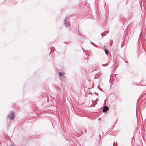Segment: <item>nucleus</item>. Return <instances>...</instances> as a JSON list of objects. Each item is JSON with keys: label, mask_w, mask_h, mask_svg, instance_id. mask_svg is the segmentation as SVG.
<instances>
[{"label": "nucleus", "mask_w": 146, "mask_h": 146, "mask_svg": "<svg viewBox=\"0 0 146 146\" xmlns=\"http://www.w3.org/2000/svg\"><path fill=\"white\" fill-rule=\"evenodd\" d=\"M15 115V112L13 111H10L7 116V118L9 120L14 119Z\"/></svg>", "instance_id": "obj_1"}, {"label": "nucleus", "mask_w": 146, "mask_h": 146, "mask_svg": "<svg viewBox=\"0 0 146 146\" xmlns=\"http://www.w3.org/2000/svg\"><path fill=\"white\" fill-rule=\"evenodd\" d=\"M109 108L108 106H105L103 107V111L104 112H106L108 110Z\"/></svg>", "instance_id": "obj_2"}, {"label": "nucleus", "mask_w": 146, "mask_h": 146, "mask_svg": "<svg viewBox=\"0 0 146 146\" xmlns=\"http://www.w3.org/2000/svg\"><path fill=\"white\" fill-rule=\"evenodd\" d=\"M64 24L66 26H69L70 25V23L67 21H65Z\"/></svg>", "instance_id": "obj_3"}, {"label": "nucleus", "mask_w": 146, "mask_h": 146, "mask_svg": "<svg viewBox=\"0 0 146 146\" xmlns=\"http://www.w3.org/2000/svg\"><path fill=\"white\" fill-rule=\"evenodd\" d=\"M105 53L106 54V55H108L109 54V52H108V50L107 49H106L105 50Z\"/></svg>", "instance_id": "obj_4"}, {"label": "nucleus", "mask_w": 146, "mask_h": 146, "mask_svg": "<svg viewBox=\"0 0 146 146\" xmlns=\"http://www.w3.org/2000/svg\"><path fill=\"white\" fill-rule=\"evenodd\" d=\"M63 75V73L62 72H60L59 73V76L60 77L62 76Z\"/></svg>", "instance_id": "obj_5"}, {"label": "nucleus", "mask_w": 146, "mask_h": 146, "mask_svg": "<svg viewBox=\"0 0 146 146\" xmlns=\"http://www.w3.org/2000/svg\"><path fill=\"white\" fill-rule=\"evenodd\" d=\"M107 65H108V64H102V66H107Z\"/></svg>", "instance_id": "obj_6"}, {"label": "nucleus", "mask_w": 146, "mask_h": 146, "mask_svg": "<svg viewBox=\"0 0 146 146\" xmlns=\"http://www.w3.org/2000/svg\"><path fill=\"white\" fill-rule=\"evenodd\" d=\"M104 105L105 106H106V102H105L104 103Z\"/></svg>", "instance_id": "obj_7"}, {"label": "nucleus", "mask_w": 146, "mask_h": 146, "mask_svg": "<svg viewBox=\"0 0 146 146\" xmlns=\"http://www.w3.org/2000/svg\"><path fill=\"white\" fill-rule=\"evenodd\" d=\"M9 146H15L14 145H10Z\"/></svg>", "instance_id": "obj_8"}, {"label": "nucleus", "mask_w": 146, "mask_h": 146, "mask_svg": "<svg viewBox=\"0 0 146 146\" xmlns=\"http://www.w3.org/2000/svg\"><path fill=\"white\" fill-rule=\"evenodd\" d=\"M110 45L111 46H112V44L111 43H110Z\"/></svg>", "instance_id": "obj_9"}, {"label": "nucleus", "mask_w": 146, "mask_h": 146, "mask_svg": "<svg viewBox=\"0 0 146 146\" xmlns=\"http://www.w3.org/2000/svg\"><path fill=\"white\" fill-rule=\"evenodd\" d=\"M106 99H105V102H106Z\"/></svg>", "instance_id": "obj_10"}, {"label": "nucleus", "mask_w": 146, "mask_h": 146, "mask_svg": "<svg viewBox=\"0 0 146 146\" xmlns=\"http://www.w3.org/2000/svg\"><path fill=\"white\" fill-rule=\"evenodd\" d=\"M91 44H93V43H92V42H91Z\"/></svg>", "instance_id": "obj_11"}]
</instances>
